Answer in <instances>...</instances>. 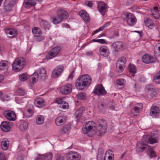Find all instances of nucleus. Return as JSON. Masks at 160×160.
Masks as SVG:
<instances>
[{"instance_id":"f257e3e1","label":"nucleus","mask_w":160,"mask_h":160,"mask_svg":"<svg viewBox=\"0 0 160 160\" xmlns=\"http://www.w3.org/2000/svg\"><path fill=\"white\" fill-rule=\"evenodd\" d=\"M158 138L150 136L149 135L146 134L142 138L141 141L138 142L136 146V151L139 152H143L147 148L148 143L153 144L157 143Z\"/></svg>"},{"instance_id":"f03ea898","label":"nucleus","mask_w":160,"mask_h":160,"mask_svg":"<svg viewBox=\"0 0 160 160\" xmlns=\"http://www.w3.org/2000/svg\"><path fill=\"white\" fill-rule=\"evenodd\" d=\"M92 78L88 74H84L79 77L76 81L75 86L79 90H83L91 82Z\"/></svg>"},{"instance_id":"7ed1b4c3","label":"nucleus","mask_w":160,"mask_h":160,"mask_svg":"<svg viewBox=\"0 0 160 160\" xmlns=\"http://www.w3.org/2000/svg\"><path fill=\"white\" fill-rule=\"evenodd\" d=\"M96 129L95 123L92 121H90L83 125L82 132L84 134H87L88 136L92 137L96 134Z\"/></svg>"},{"instance_id":"20e7f679","label":"nucleus","mask_w":160,"mask_h":160,"mask_svg":"<svg viewBox=\"0 0 160 160\" xmlns=\"http://www.w3.org/2000/svg\"><path fill=\"white\" fill-rule=\"evenodd\" d=\"M25 64L26 61L24 58H17L12 63V69L15 71L19 72L23 69Z\"/></svg>"},{"instance_id":"39448f33","label":"nucleus","mask_w":160,"mask_h":160,"mask_svg":"<svg viewBox=\"0 0 160 160\" xmlns=\"http://www.w3.org/2000/svg\"><path fill=\"white\" fill-rule=\"evenodd\" d=\"M58 16L53 17L52 23L57 24L60 23L63 19H66L68 17V14L64 10H59L57 12Z\"/></svg>"},{"instance_id":"423d86ee","label":"nucleus","mask_w":160,"mask_h":160,"mask_svg":"<svg viewBox=\"0 0 160 160\" xmlns=\"http://www.w3.org/2000/svg\"><path fill=\"white\" fill-rule=\"evenodd\" d=\"M61 50V47L60 46H56L54 47L46 55V59L49 60L57 56L60 52Z\"/></svg>"},{"instance_id":"0eeeda50","label":"nucleus","mask_w":160,"mask_h":160,"mask_svg":"<svg viewBox=\"0 0 160 160\" xmlns=\"http://www.w3.org/2000/svg\"><path fill=\"white\" fill-rule=\"evenodd\" d=\"M126 62V58L124 57H121L117 61L116 64V68L117 71L119 72H121L123 70L125 67V64Z\"/></svg>"},{"instance_id":"6e6552de","label":"nucleus","mask_w":160,"mask_h":160,"mask_svg":"<svg viewBox=\"0 0 160 160\" xmlns=\"http://www.w3.org/2000/svg\"><path fill=\"white\" fill-rule=\"evenodd\" d=\"M81 158V155L74 151L69 152L66 154L67 160H80Z\"/></svg>"},{"instance_id":"1a4fd4ad","label":"nucleus","mask_w":160,"mask_h":160,"mask_svg":"<svg viewBox=\"0 0 160 160\" xmlns=\"http://www.w3.org/2000/svg\"><path fill=\"white\" fill-rule=\"evenodd\" d=\"M126 19L128 24L131 26L135 25L137 19L134 15L132 13H128L126 16Z\"/></svg>"},{"instance_id":"9d476101","label":"nucleus","mask_w":160,"mask_h":160,"mask_svg":"<svg viewBox=\"0 0 160 160\" xmlns=\"http://www.w3.org/2000/svg\"><path fill=\"white\" fill-rule=\"evenodd\" d=\"M93 92L98 96L105 94L107 93L104 88L102 85L98 84L96 86Z\"/></svg>"},{"instance_id":"9b49d317","label":"nucleus","mask_w":160,"mask_h":160,"mask_svg":"<svg viewBox=\"0 0 160 160\" xmlns=\"http://www.w3.org/2000/svg\"><path fill=\"white\" fill-rule=\"evenodd\" d=\"M16 0H5L4 3V8L6 11L10 12L12 6L15 4Z\"/></svg>"},{"instance_id":"f8f14e48","label":"nucleus","mask_w":160,"mask_h":160,"mask_svg":"<svg viewBox=\"0 0 160 160\" xmlns=\"http://www.w3.org/2000/svg\"><path fill=\"white\" fill-rule=\"evenodd\" d=\"M72 86L70 84L62 86L60 89V92L63 95H67L72 91Z\"/></svg>"},{"instance_id":"ddd939ff","label":"nucleus","mask_w":160,"mask_h":160,"mask_svg":"<svg viewBox=\"0 0 160 160\" xmlns=\"http://www.w3.org/2000/svg\"><path fill=\"white\" fill-rule=\"evenodd\" d=\"M63 68L62 66H57L52 71V77L53 78H57L63 72Z\"/></svg>"},{"instance_id":"4468645a","label":"nucleus","mask_w":160,"mask_h":160,"mask_svg":"<svg viewBox=\"0 0 160 160\" xmlns=\"http://www.w3.org/2000/svg\"><path fill=\"white\" fill-rule=\"evenodd\" d=\"M4 115L5 117L10 121H14L16 119V116L15 113L12 111H6L4 112Z\"/></svg>"},{"instance_id":"2eb2a0df","label":"nucleus","mask_w":160,"mask_h":160,"mask_svg":"<svg viewBox=\"0 0 160 160\" xmlns=\"http://www.w3.org/2000/svg\"><path fill=\"white\" fill-rule=\"evenodd\" d=\"M107 8V5L103 2H100L98 7V11L103 15H105Z\"/></svg>"},{"instance_id":"dca6fc26","label":"nucleus","mask_w":160,"mask_h":160,"mask_svg":"<svg viewBox=\"0 0 160 160\" xmlns=\"http://www.w3.org/2000/svg\"><path fill=\"white\" fill-rule=\"evenodd\" d=\"M143 62L146 63H149L155 62V59L152 56L148 54H145L142 57Z\"/></svg>"},{"instance_id":"f3484780","label":"nucleus","mask_w":160,"mask_h":160,"mask_svg":"<svg viewBox=\"0 0 160 160\" xmlns=\"http://www.w3.org/2000/svg\"><path fill=\"white\" fill-rule=\"evenodd\" d=\"M145 90L147 92H151V96L152 97H155L157 95V92L155 90L154 87L153 85L149 84L146 86Z\"/></svg>"},{"instance_id":"a211bd4d","label":"nucleus","mask_w":160,"mask_h":160,"mask_svg":"<svg viewBox=\"0 0 160 160\" xmlns=\"http://www.w3.org/2000/svg\"><path fill=\"white\" fill-rule=\"evenodd\" d=\"M0 126L2 131L5 132H8L11 129L10 123L8 122H2Z\"/></svg>"},{"instance_id":"6ab92c4d","label":"nucleus","mask_w":160,"mask_h":160,"mask_svg":"<svg viewBox=\"0 0 160 160\" xmlns=\"http://www.w3.org/2000/svg\"><path fill=\"white\" fill-rule=\"evenodd\" d=\"M66 121V117L64 116H59L56 119L55 123L57 126L62 125L65 123Z\"/></svg>"},{"instance_id":"aec40b11","label":"nucleus","mask_w":160,"mask_h":160,"mask_svg":"<svg viewBox=\"0 0 160 160\" xmlns=\"http://www.w3.org/2000/svg\"><path fill=\"white\" fill-rule=\"evenodd\" d=\"M79 15L85 22H89L90 21V18L89 14L85 11L81 10L79 12Z\"/></svg>"},{"instance_id":"412c9836","label":"nucleus","mask_w":160,"mask_h":160,"mask_svg":"<svg viewBox=\"0 0 160 160\" xmlns=\"http://www.w3.org/2000/svg\"><path fill=\"white\" fill-rule=\"evenodd\" d=\"M112 45L116 49V51H117L116 49H124L125 48V44L122 42L117 41L113 43Z\"/></svg>"},{"instance_id":"4be33fe9","label":"nucleus","mask_w":160,"mask_h":160,"mask_svg":"<svg viewBox=\"0 0 160 160\" xmlns=\"http://www.w3.org/2000/svg\"><path fill=\"white\" fill-rule=\"evenodd\" d=\"M6 33L8 37L13 38L17 36L18 32L16 29L11 28L6 29Z\"/></svg>"},{"instance_id":"5701e85b","label":"nucleus","mask_w":160,"mask_h":160,"mask_svg":"<svg viewBox=\"0 0 160 160\" xmlns=\"http://www.w3.org/2000/svg\"><path fill=\"white\" fill-rule=\"evenodd\" d=\"M160 110L158 107L156 106H153L152 107L150 110L151 115L155 117L158 116L159 114Z\"/></svg>"},{"instance_id":"b1692460","label":"nucleus","mask_w":160,"mask_h":160,"mask_svg":"<svg viewBox=\"0 0 160 160\" xmlns=\"http://www.w3.org/2000/svg\"><path fill=\"white\" fill-rule=\"evenodd\" d=\"M144 21L145 25L149 29H152L154 27V23L151 19L145 18Z\"/></svg>"},{"instance_id":"393cba45","label":"nucleus","mask_w":160,"mask_h":160,"mask_svg":"<svg viewBox=\"0 0 160 160\" xmlns=\"http://www.w3.org/2000/svg\"><path fill=\"white\" fill-rule=\"evenodd\" d=\"M100 52L101 55L104 57H107L109 55V50L106 46H102L100 48Z\"/></svg>"},{"instance_id":"a878e982","label":"nucleus","mask_w":160,"mask_h":160,"mask_svg":"<svg viewBox=\"0 0 160 160\" xmlns=\"http://www.w3.org/2000/svg\"><path fill=\"white\" fill-rule=\"evenodd\" d=\"M32 32L34 36L36 37H40L42 34L41 29L37 27H34L32 28Z\"/></svg>"},{"instance_id":"bb28decb","label":"nucleus","mask_w":160,"mask_h":160,"mask_svg":"<svg viewBox=\"0 0 160 160\" xmlns=\"http://www.w3.org/2000/svg\"><path fill=\"white\" fill-rule=\"evenodd\" d=\"M39 78L42 80H44L46 77V71L44 68H41L39 69Z\"/></svg>"},{"instance_id":"cd10ccee","label":"nucleus","mask_w":160,"mask_h":160,"mask_svg":"<svg viewBox=\"0 0 160 160\" xmlns=\"http://www.w3.org/2000/svg\"><path fill=\"white\" fill-rule=\"evenodd\" d=\"M36 3L35 0H25L24 2V4L26 8H28L29 7L34 6Z\"/></svg>"},{"instance_id":"c85d7f7f","label":"nucleus","mask_w":160,"mask_h":160,"mask_svg":"<svg viewBox=\"0 0 160 160\" xmlns=\"http://www.w3.org/2000/svg\"><path fill=\"white\" fill-rule=\"evenodd\" d=\"M71 128V126L69 125L64 126L60 130V133L61 134L68 133Z\"/></svg>"},{"instance_id":"c756f323","label":"nucleus","mask_w":160,"mask_h":160,"mask_svg":"<svg viewBox=\"0 0 160 160\" xmlns=\"http://www.w3.org/2000/svg\"><path fill=\"white\" fill-rule=\"evenodd\" d=\"M107 128V127L104 128V127L100 128V127H98L96 129V133L98 136H102L106 132Z\"/></svg>"},{"instance_id":"7c9ffc66","label":"nucleus","mask_w":160,"mask_h":160,"mask_svg":"<svg viewBox=\"0 0 160 160\" xmlns=\"http://www.w3.org/2000/svg\"><path fill=\"white\" fill-rule=\"evenodd\" d=\"M39 78V76L38 74L36 72H35L32 75L30 78V80L32 82V84L36 83Z\"/></svg>"},{"instance_id":"2f4dec72","label":"nucleus","mask_w":160,"mask_h":160,"mask_svg":"<svg viewBox=\"0 0 160 160\" xmlns=\"http://www.w3.org/2000/svg\"><path fill=\"white\" fill-rule=\"evenodd\" d=\"M9 141L6 139H4L1 142V146L2 149L4 150H7L9 146Z\"/></svg>"},{"instance_id":"473e14b6","label":"nucleus","mask_w":160,"mask_h":160,"mask_svg":"<svg viewBox=\"0 0 160 160\" xmlns=\"http://www.w3.org/2000/svg\"><path fill=\"white\" fill-rule=\"evenodd\" d=\"M40 23L41 26L45 30H47L49 29L50 24L47 21L42 20Z\"/></svg>"},{"instance_id":"72a5a7b5","label":"nucleus","mask_w":160,"mask_h":160,"mask_svg":"<svg viewBox=\"0 0 160 160\" xmlns=\"http://www.w3.org/2000/svg\"><path fill=\"white\" fill-rule=\"evenodd\" d=\"M35 103L38 107L41 108L45 106L44 100L41 98L37 99L35 101Z\"/></svg>"},{"instance_id":"f704fd0d","label":"nucleus","mask_w":160,"mask_h":160,"mask_svg":"<svg viewBox=\"0 0 160 160\" xmlns=\"http://www.w3.org/2000/svg\"><path fill=\"white\" fill-rule=\"evenodd\" d=\"M143 108L142 103H138L135 105L133 107V110L135 113H139L140 112Z\"/></svg>"},{"instance_id":"c9c22d12","label":"nucleus","mask_w":160,"mask_h":160,"mask_svg":"<svg viewBox=\"0 0 160 160\" xmlns=\"http://www.w3.org/2000/svg\"><path fill=\"white\" fill-rule=\"evenodd\" d=\"M110 23L109 22H107L102 26L95 30L93 33V34H95L98 32L102 31L104 28L108 27L110 26Z\"/></svg>"},{"instance_id":"e433bc0d","label":"nucleus","mask_w":160,"mask_h":160,"mask_svg":"<svg viewBox=\"0 0 160 160\" xmlns=\"http://www.w3.org/2000/svg\"><path fill=\"white\" fill-rule=\"evenodd\" d=\"M44 120V117L42 115H38L36 118V122L38 125L42 124Z\"/></svg>"},{"instance_id":"4c0bfd02","label":"nucleus","mask_w":160,"mask_h":160,"mask_svg":"<svg viewBox=\"0 0 160 160\" xmlns=\"http://www.w3.org/2000/svg\"><path fill=\"white\" fill-rule=\"evenodd\" d=\"M52 157V153H48L47 155H44L43 157L42 158H40L39 157L35 159V160H39V159H42V160H51Z\"/></svg>"},{"instance_id":"58836bf2","label":"nucleus","mask_w":160,"mask_h":160,"mask_svg":"<svg viewBox=\"0 0 160 160\" xmlns=\"http://www.w3.org/2000/svg\"><path fill=\"white\" fill-rule=\"evenodd\" d=\"M153 81L156 83L160 84V71L155 74L153 78Z\"/></svg>"},{"instance_id":"ea45409f","label":"nucleus","mask_w":160,"mask_h":160,"mask_svg":"<svg viewBox=\"0 0 160 160\" xmlns=\"http://www.w3.org/2000/svg\"><path fill=\"white\" fill-rule=\"evenodd\" d=\"M97 122L98 127H100V128L107 127L106 123L105 121L102 119H99L98 120Z\"/></svg>"},{"instance_id":"a19ab883","label":"nucleus","mask_w":160,"mask_h":160,"mask_svg":"<svg viewBox=\"0 0 160 160\" xmlns=\"http://www.w3.org/2000/svg\"><path fill=\"white\" fill-rule=\"evenodd\" d=\"M128 68L130 72L133 76V75L136 72V69L135 65L132 64H130Z\"/></svg>"},{"instance_id":"79ce46f5","label":"nucleus","mask_w":160,"mask_h":160,"mask_svg":"<svg viewBox=\"0 0 160 160\" xmlns=\"http://www.w3.org/2000/svg\"><path fill=\"white\" fill-rule=\"evenodd\" d=\"M28 127V124L25 122H21L20 125V128L22 131H25L26 130Z\"/></svg>"},{"instance_id":"37998d69","label":"nucleus","mask_w":160,"mask_h":160,"mask_svg":"<svg viewBox=\"0 0 160 160\" xmlns=\"http://www.w3.org/2000/svg\"><path fill=\"white\" fill-rule=\"evenodd\" d=\"M85 110V107L84 106L81 107L77 110L75 114L76 115H78L79 116H81Z\"/></svg>"},{"instance_id":"c03bdc74","label":"nucleus","mask_w":160,"mask_h":160,"mask_svg":"<svg viewBox=\"0 0 160 160\" xmlns=\"http://www.w3.org/2000/svg\"><path fill=\"white\" fill-rule=\"evenodd\" d=\"M76 97L78 99L81 100L85 99L86 98V95L85 93L82 92L77 94Z\"/></svg>"},{"instance_id":"a18cd8bd","label":"nucleus","mask_w":160,"mask_h":160,"mask_svg":"<svg viewBox=\"0 0 160 160\" xmlns=\"http://www.w3.org/2000/svg\"><path fill=\"white\" fill-rule=\"evenodd\" d=\"M19 80L22 82H24L28 78L27 74L26 73H22L19 75Z\"/></svg>"},{"instance_id":"49530a36","label":"nucleus","mask_w":160,"mask_h":160,"mask_svg":"<svg viewBox=\"0 0 160 160\" xmlns=\"http://www.w3.org/2000/svg\"><path fill=\"white\" fill-rule=\"evenodd\" d=\"M60 107L64 109H68L69 107V105L67 102L63 101L62 102V103L60 105Z\"/></svg>"},{"instance_id":"de8ad7c7","label":"nucleus","mask_w":160,"mask_h":160,"mask_svg":"<svg viewBox=\"0 0 160 160\" xmlns=\"http://www.w3.org/2000/svg\"><path fill=\"white\" fill-rule=\"evenodd\" d=\"M152 15L157 19H159L160 17V14L159 11L152 12Z\"/></svg>"},{"instance_id":"09e8293b","label":"nucleus","mask_w":160,"mask_h":160,"mask_svg":"<svg viewBox=\"0 0 160 160\" xmlns=\"http://www.w3.org/2000/svg\"><path fill=\"white\" fill-rule=\"evenodd\" d=\"M17 92L19 96H23L26 95L25 91L21 88L18 89Z\"/></svg>"},{"instance_id":"8fccbe9b","label":"nucleus","mask_w":160,"mask_h":160,"mask_svg":"<svg viewBox=\"0 0 160 160\" xmlns=\"http://www.w3.org/2000/svg\"><path fill=\"white\" fill-rule=\"evenodd\" d=\"M9 64V62L7 61H2L0 62V67H5L7 66Z\"/></svg>"},{"instance_id":"3c124183","label":"nucleus","mask_w":160,"mask_h":160,"mask_svg":"<svg viewBox=\"0 0 160 160\" xmlns=\"http://www.w3.org/2000/svg\"><path fill=\"white\" fill-rule=\"evenodd\" d=\"M125 82V80L123 79H120L117 80V84L120 86L123 85Z\"/></svg>"},{"instance_id":"603ef678","label":"nucleus","mask_w":160,"mask_h":160,"mask_svg":"<svg viewBox=\"0 0 160 160\" xmlns=\"http://www.w3.org/2000/svg\"><path fill=\"white\" fill-rule=\"evenodd\" d=\"M119 35L118 32L116 31L114 32L112 36L110 37V38L111 39H116L118 37Z\"/></svg>"},{"instance_id":"864d4df0","label":"nucleus","mask_w":160,"mask_h":160,"mask_svg":"<svg viewBox=\"0 0 160 160\" xmlns=\"http://www.w3.org/2000/svg\"><path fill=\"white\" fill-rule=\"evenodd\" d=\"M28 113L29 114L26 116V117L27 118H30L31 117L33 113V111L30 109H29L28 110Z\"/></svg>"},{"instance_id":"5fc2aeb1","label":"nucleus","mask_w":160,"mask_h":160,"mask_svg":"<svg viewBox=\"0 0 160 160\" xmlns=\"http://www.w3.org/2000/svg\"><path fill=\"white\" fill-rule=\"evenodd\" d=\"M148 152L150 153V156L151 157H152L155 156V152L152 149H150L149 150Z\"/></svg>"},{"instance_id":"6e6d98bb","label":"nucleus","mask_w":160,"mask_h":160,"mask_svg":"<svg viewBox=\"0 0 160 160\" xmlns=\"http://www.w3.org/2000/svg\"><path fill=\"white\" fill-rule=\"evenodd\" d=\"M63 102V101L62 99L60 98H57L55 101V102L57 103H58V104H60V105H61V103H62V102Z\"/></svg>"},{"instance_id":"4d7b16f0","label":"nucleus","mask_w":160,"mask_h":160,"mask_svg":"<svg viewBox=\"0 0 160 160\" xmlns=\"http://www.w3.org/2000/svg\"><path fill=\"white\" fill-rule=\"evenodd\" d=\"M103 155L101 154H98L97 155V160H102L103 159Z\"/></svg>"},{"instance_id":"13d9d810","label":"nucleus","mask_w":160,"mask_h":160,"mask_svg":"<svg viewBox=\"0 0 160 160\" xmlns=\"http://www.w3.org/2000/svg\"><path fill=\"white\" fill-rule=\"evenodd\" d=\"M75 72V70H73L70 74L68 76V78L72 79L74 77V75Z\"/></svg>"},{"instance_id":"bf43d9fd","label":"nucleus","mask_w":160,"mask_h":160,"mask_svg":"<svg viewBox=\"0 0 160 160\" xmlns=\"http://www.w3.org/2000/svg\"><path fill=\"white\" fill-rule=\"evenodd\" d=\"M0 160H6L5 155L2 153H0Z\"/></svg>"},{"instance_id":"052dcab7","label":"nucleus","mask_w":160,"mask_h":160,"mask_svg":"<svg viewBox=\"0 0 160 160\" xmlns=\"http://www.w3.org/2000/svg\"><path fill=\"white\" fill-rule=\"evenodd\" d=\"M104 151L102 148H99L98 149V154H102V155H103Z\"/></svg>"},{"instance_id":"680f3d73","label":"nucleus","mask_w":160,"mask_h":160,"mask_svg":"<svg viewBox=\"0 0 160 160\" xmlns=\"http://www.w3.org/2000/svg\"><path fill=\"white\" fill-rule=\"evenodd\" d=\"M86 4L87 5L90 7H91L92 6V1H89L87 2H86Z\"/></svg>"},{"instance_id":"e2e57ef3","label":"nucleus","mask_w":160,"mask_h":160,"mask_svg":"<svg viewBox=\"0 0 160 160\" xmlns=\"http://www.w3.org/2000/svg\"><path fill=\"white\" fill-rule=\"evenodd\" d=\"M56 160H64V158L63 156L60 155L58 157Z\"/></svg>"},{"instance_id":"0e129e2a","label":"nucleus","mask_w":160,"mask_h":160,"mask_svg":"<svg viewBox=\"0 0 160 160\" xmlns=\"http://www.w3.org/2000/svg\"><path fill=\"white\" fill-rule=\"evenodd\" d=\"M94 41L98 42L101 44H107V43L106 42V41Z\"/></svg>"},{"instance_id":"69168bd1","label":"nucleus","mask_w":160,"mask_h":160,"mask_svg":"<svg viewBox=\"0 0 160 160\" xmlns=\"http://www.w3.org/2000/svg\"><path fill=\"white\" fill-rule=\"evenodd\" d=\"M158 11V7L157 6H155L153 8V9H152V12H154L155 11Z\"/></svg>"},{"instance_id":"338daca9","label":"nucleus","mask_w":160,"mask_h":160,"mask_svg":"<svg viewBox=\"0 0 160 160\" xmlns=\"http://www.w3.org/2000/svg\"><path fill=\"white\" fill-rule=\"evenodd\" d=\"M146 80V78L143 77H141L139 79V80H140V81L142 82H143L145 81Z\"/></svg>"},{"instance_id":"774afa93","label":"nucleus","mask_w":160,"mask_h":160,"mask_svg":"<svg viewBox=\"0 0 160 160\" xmlns=\"http://www.w3.org/2000/svg\"><path fill=\"white\" fill-rule=\"evenodd\" d=\"M4 76L2 75H0V83L4 79Z\"/></svg>"}]
</instances>
